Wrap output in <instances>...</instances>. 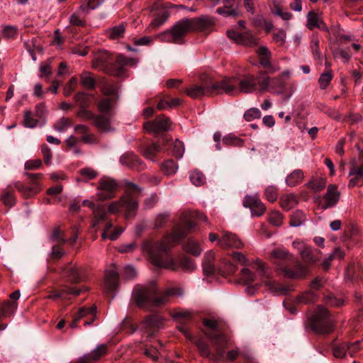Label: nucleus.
Here are the masks:
<instances>
[{"instance_id": "f257e3e1", "label": "nucleus", "mask_w": 363, "mask_h": 363, "mask_svg": "<svg viewBox=\"0 0 363 363\" xmlns=\"http://www.w3.org/2000/svg\"><path fill=\"white\" fill-rule=\"evenodd\" d=\"M192 220L184 221V229L177 228L172 234L166 236L162 240L153 242L146 240L143 250L147 252L151 263L158 267L176 270L179 266L169 255L172 244L179 242L191 229L196 226Z\"/></svg>"}, {"instance_id": "f03ea898", "label": "nucleus", "mask_w": 363, "mask_h": 363, "mask_svg": "<svg viewBox=\"0 0 363 363\" xmlns=\"http://www.w3.org/2000/svg\"><path fill=\"white\" fill-rule=\"evenodd\" d=\"M182 291L178 288H169L162 294H158L157 287L152 284L148 286H137L133 291V298L139 306L148 305L160 306L165 304L171 296H181Z\"/></svg>"}, {"instance_id": "7ed1b4c3", "label": "nucleus", "mask_w": 363, "mask_h": 363, "mask_svg": "<svg viewBox=\"0 0 363 363\" xmlns=\"http://www.w3.org/2000/svg\"><path fill=\"white\" fill-rule=\"evenodd\" d=\"M270 255L272 258L279 260L275 262L277 269L288 278L302 279L308 272L306 267L301 264L293 255L283 247L274 249Z\"/></svg>"}, {"instance_id": "20e7f679", "label": "nucleus", "mask_w": 363, "mask_h": 363, "mask_svg": "<svg viewBox=\"0 0 363 363\" xmlns=\"http://www.w3.org/2000/svg\"><path fill=\"white\" fill-rule=\"evenodd\" d=\"M236 89V82L233 79H223L220 81L208 80L201 86H193L186 90L191 98L217 94H230Z\"/></svg>"}, {"instance_id": "39448f33", "label": "nucleus", "mask_w": 363, "mask_h": 363, "mask_svg": "<svg viewBox=\"0 0 363 363\" xmlns=\"http://www.w3.org/2000/svg\"><path fill=\"white\" fill-rule=\"evenodd\" d=\"M126 191L125 195L122 196L118 201L112 202L108 207V212L111 213H119L122 208L125 211V217L127 218L133 217L138 209V201L134 198L135 193L140 192V188L135 184L125 182Z\"/></svg>"}, {"instance_id": "423d86ee", "label": "nucleus", "mask_w": 363, "mask_h": 363, "mask_svg": "<svg viewBox=\"0 0 363 363\" xmlns=\"http://www.w3.org/2000/svg\"><path fill=\"white\" fill-rule=\"evenodd\" d=\"M191 31L189 18H183L177 21L169 30L161 33L158 37L165 43L182 44L184 35Z\"/></svg>"}, {"instance_id": "0eeeda50", "label": "nucleus", "mask_w": 363, "mask_h": 363, "mask_svg": "<svg viewBox=\"0 0 363 363\" xmlns=\"http://www.w3.org/2000/svg\"><path fill=\"white\" fill-rule=\"evenodd\" d=\"M310 326L318 334H327L333 331V322L328 311L318 306L314 315L310 320Z\"/></svg>"}, {"instance_id": "6e6552de", "label": "nucleus", "mask_w": 363, "mask_h": 363, "mask_svg": "<svg viewBox=\"0 0 363 363\" xmlns=\"http://www.w3.org/2000/svg\"><path fill=\"white\" fill-rule=\"evenodd\" d=\"M25 174L30 181V184L26 185L20 182H16L14 183V186L23 196L31 197L36 195L40 191V185L38 180L42 178L43 174L40 173H26Z\"/></svg>"}, {"instance_id": "1a4fd4ad", "label": "nucleus", "mask_w": 363, "mask_h": 363, "mask_svg": "<svg viewBox=\"0 0 363 363\" xmlns=\"http://www.w3.org/2000/svg\"><path fill=\"white\" fill-rule=\"evenodd\" d=\"M172 122L169 118L160 115L151 121L143 124L144 129L149 133H159L168 131L170 129Z\"/></svg>"}, {"instance_id": "9d476101", "label": "nucleus", "mask_w": 363, "mask_h": 363, "mask_svg": "<svg viewBox=\"0 0 363 363\" xmlns=\"http://www.w3.org/2000/svg\"><path fill=\"white\" fill-rule=\"evenodd\" d=\"M293 246L298 250L301 259L306 263L314 264L320 259V252L318 250L306 245L303 242L294 241Z\"/></svg>"}, {"instance_id": "9b49d317", "label": "nucleus", "mask_w": 363, "mask_h": 363, "mask_svg": "<svg viewBox=\"0 0 363 363\" xmlns=\"http://www.w3.org/2000/svg\"><path fill=\"white\" fill-rule=\"evenodd\" d=\"M206 337L208 338L216 347V358L219 359L223 357L224 349L228 342L225 335L220 329L216 331H206Z\"/></svg>"}, {"instance_id": "f8f14e48", "label": "nucleus", "mask_w": 363, "mask_h": 363, "mask_svg": "<svg viewBox=\"0 0 363 363\" xmlns=\"http://www.w3.org/2000/svg\"><path fill=\"white\" fill-rule=\"evenodd\" d=\"M117 186L118 183L116 180L110 177H102L99 182L97 196L101 200L111 199Z\"/></svg>"}, {"instance_id": "ddd939ff", "label": "nucleus", "mask_w": 363, "mask_h": 363, "mask_svg": "<svg viewBox=\"0 0 363 363\" xmlns=\"http://www.w3.org/2000/svg\"><path fill=\"white\" fill-rule=\"evenodd\" d=\"M227 35L238 45L253 47L258 44V39L249 31L239 33L235 30H228Z\"/></svg>"}, {"instance_id": "4468645a", "label": "nucleus", "mask_w": 363, "mask_h": 363, "mask_svg": "<svg viewBox=\"0 0 363 363\" xmlns=\"http://www.w3.org/2000/svg\"><path fill=\"white\" fill-rule=\"evenodd\" d=\"M236 82V89L230 95L237 94L240 92L252 93L257 89V83L255 78L252 75H246L242 79L235 77H230Z\"/></svg>"}, {"instance_id": "2eb2a0df", "label": "nucleus", "mask_w": 363, "mask_h": 363, "mask_svg": "<svg viewBox=\"0 0 363 363\" xmlns=\"http://www.w3.org/2000/svg\"><path fill=\"white\" fill-rule=\"evenodd\" d=\"M306 28L309 30H313L317 28L326 33H330V30L323 21L321 13H318L313 10L308 11L306 15Z\"/></svg>"}, {"instance_id": "dca6fc26", "label": "nucleus", "mask_w": 363, "mask_h": 363, "mask_svg": "<svg viewBox=\"0 0 363 363\" xmlns=\"http://www.w3.org/2000/svg\"><path fill=\"white\" fill-rule=\"evenodd\" d=\"M96 307L82 308L74 316L73 320L69 324L71 328H77V323L82 318L87 317L84 323V325H89L96 318Z\"/></svg>"}, {"instance_id": "f3484780", "label": "nucleus", "mask_w": 363, "mask_h": 363, "mask_svg": "<svg viewBox=\"0 0 363 363\" xmlns=\"http://www.w3.org/2000/svg\"><path fill=\"white\" fill-rule=\"evenodd\" d=\"M243 206L246 208H250L253 216H262L266 208L264 203L259 199L257 194L247 195L243 201Z\"/></svg>"}, {"instance_id": "a211bd4d", "label": "nucleus", "mask_w": 363, "mask_h": 363, "mask_svg": "<svg viewBox=\"0 0 363 363\" xmlns=\"http://www.w3.org/2000/svg\"><path fill=\"white\" fill-rule=\"evenodd\" d=\"M218 245L224 248L241 249L244 247V243L237 235L224 232L218 240Z\"/></svg>"}, {"instance_id": "6ab92c4d", "label": "nucleus", "mask_w": 363, "mask_h": 363, "mask_svg": "<svg viewBox=\"0 0 363 363\" xmlns=\"http://www.w3.org/2000/svg\"><path fill=\"white\" fill-rule=\"evenodd\" d=\"M259 57V63L264 68L268 70L269 73H274L279 70V67L271 62L272 52L265 46H261L257 48L256 51Z\"/></svg>"}, {"instance_id": "aec40b11", "label": "nucleus", "mask_w": 363, "mask_h": 363, "mask_svg": "<svg viewBox=\"0 0 363 363\" xmlns=\"http://www.w3.org/2000/svg\"><path fill=\"white\" fill-rule=\"evenodd\" d=\"M163 323V318L158 314H152L148 315L142 323V327L146 330L147 337L152 336L156 330Z\"/></svg>"}, {"instance_id": "412c9836", "label": "nucleus", "mask_w": 363, "mask_h": 363, "mask_svg": "<svg viewBox=\"0 0 363 363\" xmlns=\"http://www.w3.org/2000/svg\"><path fill=\"white\" fill-rule=\"evenodd\" d=\"M172 317L174 320L179 322V325L177 326V328L180 330V332L182 333L187 339L192 340L193 337L188 331V329L185 325L186 322L191 319V316L190 313L186 310L178 311L173 313L172 314Z\"/></svg>"}, {"instance_id": "4be33fe9", "label": "nucleus", "mask_w": 363, "mask_h": 363, "mask_svg": "<svg viewBox=\"0 0 363 363\" xmlns=\"http://www.w3.org/2000/svg\"><path fill=\"white\" fill-rule=\"evenodd\" d=\"M118 273L115 266L111 267L106 271L105 274V290L106 294L114 292L118 285Z\"/></svg>"}, {"instance_id": "5701e85b", "label": "nucleus", "mask_w": 363, "mask_h": 363, "mask_svg": "<svg viewBox=\"0 0 363 363\" xmlns=\"http://www.w3.org/2000/svg\"><path fill=\"white\" fill-rule=\"evenodd\" d=\"M340 193L337 191V186L335 184H330L328 186L327 192L324 196L325 203L322 206L323 209H327L335 206L340 199Z\"/></svg>"}, {"instance_id": "b1692460", "label": "nucleus", "mask_w": 363, "mask_h": 363, "mask_svg": "<svg viewBox=\"0 0 363 363\" xmlns=\"http://www.w3.org/2000/svg\"><path fill=\"white\" fill-rule=\"evenodd\" d=\"M122 165L129 168L141 170L143 169V164L141 160L133 152H127L120 158Z\"/></svg>"}, {"instance_id": "393cba45", "label": "nucleus", "mask_w": 363, "mask_h": 363, "mask_svg": "<svg viewBox=\"0 0 363 363\" xmlns=\"http://www.w3.org/2000/svg\"><path fill=\"white\" fill-rule=\"evenodd\" d=\"M113 116L101 113L95 115L93 123L101 132L107 133L112 131L113 128L111 127V120Z\"/></svg>"}, {"instance_id": "a878e982", "label": "nucleus", "mask_w": 363, "mask_h": 363, "mask_svg": "<svg viewBox=\"0 0 363 363\" xmlns=\"http://www.w3.org/2000/svg\"><path fill=\"white\" fill-rule=\"evenodd\" d=\"M107 352V346L101 344L97 346L91 353L87 354L79 358L77 363H91V360H97Z\"/></svg>"}, {"instance_id": "bb28decb", "label": "nucleus", "mask_w": 363, "mask_h": 363, "mask_svg": "<svg viewBox=\"0 0 363 363\" xmlns=\"http://www.w3.org/2000/svg\"><path fill=\"white\" fill-rule=\"evenodd\" d=\"M63 271L67 281L70 283H78L83 279L82 272L76 265L69 264L64 268Z\"/></svg>"}, {"instance_id": "cd10ccee", "label": "nucleus", "mask_w": 363, "mask_h": 363, "mask_svg": "<svg viewBox=\"0 0 363 363\" xmlns=\"http://www.w3.org/2000/svg\"><path fill=\"white\" fill-rule=\"evenodd\" d=\"M87 287H83L82 289H74L71 286H66L60 290V291H52L50 295L48 296V298L57 299L62 298L65 295H74L79 296L82 291H87Z\"/></svg>"}, {"instance_id": "c85d7f7f", "label": "nucleus", "mask_w": 363, "mask_h": 363, "mask_svg": "<svg viewBox=\"0 0 363 363\" xmlns=\"http://www.w3.org/2000/svg\"><path fill=\"white\" fill-rule=\"evenodd\" d=\"M191 30H206L213 25L212 21L207 16L189 19Z\"/></svg>"}, {"instance_id": "c756f323", "label": "nucleus", "mask_w": 363, "mask_h": 363, "mask_svg": "<svg viewBox=\"0 0 363 363\" xmlns=\"http://www.w3.org/2000/svg\"><path fill=\"white\" fill-rule=\"evenodd\" d=\"M349 177H351L348 183L349 188L359 185L363 178V167L352 165L349 172Z\"/></svg>"}, {"instance_id": "7c9ffc66", "label": "nucleus", "mask_w": 363, "mask_h": 363, "mask_svg": "<svg viewBox=\"0 0 363 363\" xmlns=\"http://www.w3.org/2000/svg\"><path fill=\"white\" fill-rule=\"evenodd\" d=\"M92 213L94 216L92 227L94 228H96L100 222L105 221L107 219L108 211L102 204H98L92 211Z\"/></svg>"}, {"instance_id": "2f4dec72", "label": "nucleus", "mask_w": 363, "mask_h": 363, "mask_svg": "<svg viewBox=\"0 0 363 363\" xmlns=\"http://www.w3.org/2000/svg\"><path fill=\"white\" fill-rule=\"evenodd\" d=\"M215 253L212 251H208L203 257V269L206 274H213L216 271L214 265Z\"/></svg>"}, {"instance_id": "473e14b6", "label": "nucleus", "mask_w": 363, "mask_h": 363, "mask_svg": "<svg viewBox=\"0 0 363 363\" xmlns=\"http://www.w3.org/2000/svg\"><path fill=\"white\" fill-rule=\"evenodd\" d=\"M298 203V199L294 194H285L279 200L280 207L284 211H289Z\"/></svg>"}, {"instance_id": "72a5a7b5", "label": "nucleus", "mask_w": 363, "mask_h": 363, "mask_svg": "<svg viewBox=\"0 0 363 363\" xmlns=\"http://www.w3.org/2000/svg\"><path fill=\"white\" fill-rule=\"evenodd\" d=\"M263 282L272 292L278 294H286L291 290L289 287L282 286L269 278L266 279Z\"/></svg>"}, {"instance_id": "f704fd0d", "label": "nucleus", "mask_w": 363, "mask_h": 363, "mask_svg": "<svg viewBox=\"0 0 363 363\" xmlns=\"http://www.w3.org/2000/svg\"><path fill=\"white\" fill-rule=\"evenodd\" d=\"M78 173L79 177L76 179L77 182H87L99 175L98 172L91 167L82 168L79 170Z\"/></svg>"}, {"instance_id": "c9c22d12", "label": "nucleus", "mask_w": 363, "mask_h": 363, "mask_svg": "<svg viewBox=\"0 0 363 363\" xmlns=\"http://www.w3.org/2000/svg\"><path fill=\"white\" fill-rule=\"evenodd\" d=\"M161 150L162 147L160 144L152 143L143 147L142 153L145 158L153 160L156 155Z\"/></svg>"}, {"instance_id": "e433bc0d", "label": "nucleus", "mask_w": 363, "mask_h": 363, "mask_svg": "<svg viewBox=\"0 0 363 363\" xmlns=\"http://www.w3.org/2000/svg\"><path fill=\"white\" fill-rule=\"evenodd\" d=\"M271 80L272 78H270L267 74V72L264 71L259 72L257 77L255 78L256 83L259 85V90L261 91H270Z\"/></svg>"}, {"instance_id": "4c0bfd02", "label": "nucleus", "mask_w": 363, "mask_h": 363, "mask_svg": "<svg viewBox=\"0 0 363 363\" xmlns=\"http://www.w3.org/2000/svg\"><path fill=\"white\" fill-rule=\"evenodd\" d=\"M184 249L194 256H199L203 250L199 244L192 238L188 239L184 245Z\"/></svg>"}, {"instance_id": "58836bf2", "label": "nucleus", "mask_w": 363, "mask_h": 363, "mask_svg": "<svg viewBox=\"0 0 363 363\" xmlns=\"http://www.w3.org/2000/svg\"><path fill=\"white\" fill-rule=\"evenodd\" d=\"M311 49L315 60H321V52L319 49V35L317 32L313 33L311 35V40L310 43Z\"/></svg>"}, {"instance_id": "ea45409f", "label": "nucleus", "mask_w": 363, "mask_h": 363, "mask_svg": "<svg viewBox=\"0 0 363 363\" xmlns=\"http://www.w3.org/2000/svg\"><path fill=\"white\" fill-rule=\"evenodd\" d=\"M80 83L86 89H93L96 86L92 74L88 72H84L80 74Z\"/></svg>"}, {"instance_id": "a19ab883", "label": "nucleus", "mask_w": 363, "mask_h": 363, "mask_svg": "<svg viewBox=\"0 0 363 363\" xmlns=\"http://www.w3.org/2000/svg\"><path fill=\"white\" fill-rule=\"evenodd\" d=\"M270 91L275 94H281L285 89V83L281 76L272 78L270 82Z\"/></svg>"}, {"instance_id": "79ce46f5", "label": "nucleus", "mask_w": 363, "mask_h": 363, "mask_svg": "<svg viewBox=\"0 0 363 363\" xmlns=\"http://www.w3.org/2000/svg\"><path fill=\"white\" fill-rule=\"evenodd\" d=\"M306 220V214L301 210H297L291 216L290 225L291 227H298L303 225Z\"/></svg>"}, {"instance_id": "37998d69", "label": "nucleus", "mask_w": 363, "mask_h": 363, "mask_svg": "<svg viewBox=\"0 0 363 363\" xmlns=\"http://www.w3.org/2000/svg\"><path fill=\"white\" fill-rule=\"evenodd\" d=\"M349 343L342 342L340 344H333V354L335 358H343L346 356L347 349H350Z\"/></svg>"}, {"instance_id": "c03bdc74", "label": "nucleus", "mask_w": 363, "mask_h": 363, "mask_svg": "<svg viewBox=\"0 0 363 363\" xmlns=\"http://www.w3.org/2000/svg\"><path fill=\"white\" fill-rule=\"evenodd\" d=\"M303 178V172L300 169H296L287 176L286 182L289 186H294L299 184L302 181Z\"/></svg>"}, {"instance_id": "a18cd8bd", "label": "nucleus", "mask_w": 363, "mask_h": 363, "mask_svg": "<svg viewBox=\"0 0 363 363\" xmlns=\"http://www.w3.org/2000/svg\"><path fill=\"white\" fill-rule=\"evenodd\" d=\"M99 111L101 114L113 116L114 113L112 110L111 101L109 99H104L99 101L98 104Z\"/></svg>"}, {"instance_id": "49530a36", "label": "nucleus", "mask_w": 363, "mask_h": 363, "mask_svg": "<svg viewBox=\"0 0 363 363\" xmlns=\"http://www.w3.org/2000/svg\"><path fill=\"white\" fill-rule=\"evenodd\" d=\"M1 200L7 206H13L16 202L13 192L10 189H4L0 196Z\"/></svg>"}, {"instance_id": "de8ad7c7", "label": "nucleus", "mask_w": 363, "mask_h": 363, "mask_svg": "<svg viewBox=\"0 0 363 363\" xmlns=\"http://www.w3.org/2000/svg\"><path fill=\"white\" fill-rule=\"evenodd\" d=\"M91 95L83 91L78 92L74 96V99L79 108L88 107L89 106Z\"/></svg>"}, {"instance_id": "09e8293b", "label": "nucleus", "mask_w": 363, "mask_h": 363, "mask_svg": "<svg viewBox=\"0 0 363 363\" xmlns=\"http://www.w3.org/2000/svg\"><path fill=\"white\" fill-rule=\"evenodd\" d=\"M171 145L172 146V149L171 150L172 154L176 158H182L184 152V143L179 140H176L172 143Z\"/></svg>"}, {"instance_id": "8fccbe9b", "label": "nucleus", "mask_w": 363, "mask_h": 363, "mask_svg": "<svg viewBox=\"0 0 363 363\" xmlns=\"http://www.w3.org/2000/svg\"><path fill=\"white\" fill-rule=\"evenodd\" d=\"M223 143L225 145L242 147L243 145L244 140L240 138H238L237 136H235L233 134H230V135H225L223 138Z\"/></svg>"}, {"instance_id": "3c124183", "label": "nucleus", "mask_w": 363, "mask_h": 363, "mask_svg": "<svg viewBox=\"0 0 363 363\" xmlns=\"http://www.w3.org/2000/svg\"><path fill=\"white\" fill-rule=\"evenodd\" d=\"M161 168H162V170L167 175H172L177 172V171L178 169V165L176 164V162L174 160H168L162 164Z\"/></svg>"}, {"instance_id": "603ef678", "label": "nucleus", "mask_w": 363, "mask_h": 363, "mask_svg": "<svg viewBox=\"0 0 363 363\" xmlns=\"http://www.w3.org/2000/svg\"><path fill=\"white\" fill-rule=\"evenodd\" d=\"M125 28L123 23L116 26L110 28L108 31L109 38L113 40L123 37Z\"/></svg>"}, {"instance_id": "864d4df0", "label": "nucleus", "mask_w": 363, "mask_h": 363, "mask_svg": "<svg viewBox=\"0 0 363 363\" xmlns=\"http://www.w3.org/2000/svg\"><path fill=\"white\" fill-rule=\"evenodd\" d=\"M316 299L317 295L311 291H307L297 297L298 302L305 304L313 303Z\"/></svg>"}, {"instance_id": "5fc2aeb1", "label": "nucleus", "mask_w": 363, "mask_h": 363, "mask_svg": "<svg viewBox=\"0 0 363 363\" xmlns=\"http://www.w3.org/2000/svg\"><path fill=\"white\" fill-rule=\"evenodd\" d=\"M137 64V60L135 58H127L122 55H118L116 60V65L118 68L123 66L130 65L135 66Z\"/></svg>"}, {"instance_id": "6e6d98bb", "label": "nucleus", "mask_w": 363, "mask_h": 363, "mask_svg": "<svg viewBox=\"0 0 363 363\" xmlns=\"http://www.w3.org/2000/svg\"><path fill=\"white\" fill-rule=\"evenodd\" d=\"M72 124V120L68 118H62L58 120L54 125L55 129L60 132L67 130Z\"/></svg>"}, {"instance_id": "4d7b16f0", "label": "nucleus", "mask_w": 363, "mask_h": 363, "mask_svg": "<svg viewBox=\"0 0 363 363\" xmlns=\"http://www.w3.org/2000/svg\"><path fill=\"white\" fill-rule=\"evenodd\" d=\"M196 345L199 350L200 354L203 357H209L211 354V348L209 345L206 343L203 340H198L196 342Z\"/></svg>"}, {"instance_id": "13d9d810", "label": "nucleus", "mask_w": 363, "mask_h": 363, "mask_svg": "<svg viewBox=\"0 0 363 363\" xmlns=\"http://www.w3.org/2000/svg\"><path fill=\"white\" fill-rule=\"evenodd\" d=\"M105 0H87L86 4H83L80 6V11H82L85 13H88L89 11L94 10L99 7Z\"/></svg>"}, {"instance_id": "bf43d9fd", "label": "nucleus", "mask_w": 363, "mask_h": 363, "mask_svg": "<svg viewBox=\"0 0 363 363\" xmlns=\"http://www.w3.org/2000/svg\"><path fill=\"white\" fill-rule=\"evenodd\" d=\"M190 181L195 186H201L205 183V176L199 171H194L189 175Z\"/></svg>"}, {"instance_id": "052dcab7", "label": "nucleus", "mask_w": 363, "mask_h": 363, "mask_svg": "<svg viewBox=\"0 0 363 363\" xmlns=\"http://www.w3.org/2000/svg\"><path fill=\"white\" fill-rule=\"evenodd\" d=\"M179 266L185 272H192L196 267L193 259L187 257H182L180 259Z\"/></svg>"}, {"instance_id": "680f3d73", "label": "nucleus", "mask_w": 363, "mask_h": 363, "mask_svg": "<svg viewBox=\"0 0 363 363\" xmlns=\"http://www.w3.org/2000/svg\"><path fill=\"white\" fill-rule=\"evenodd\" d=\"M86 14L82 11H80V7L69 18V23L76 26H82L84 25V21L82 18V14Z\"/></svg>"}, {"instance_id": "e2e57ef3", "label": "nucleus", "mask_w": 363, "mask_h": 363, "mask_svg": "<svg viewBox=\"0 0 363 363\" xmlns=\"http://www.w3.org/2000/svg\"><path fill=\"white\" fill-rule=\"evenodd\" d=\"M335 57L340 59L343 62H347L351 58V53L349 48H338L333 52Z\"/></svg>"}, {"instance_id": "0e129e2a", "label": "nucleus", "mask_w": 363, "mask_h": 363, "mask_svg": "<svg viewBox=\"0 0 363 363\" xmlns=\"http://www.w3.org/2000/svg\"><path fill=\"white\" fill-rule=\"evenodd\" d=\"M101 91L104 95L109 96H118V89L116 85L110 83H104L101 86Z\"/></svg>"}, {"instance_id": "69168bd1", "label": "nucleus", "mask_w": 363, "mask_h": 363, "mask_svg": "<svg viewBox=\"0 0 363 363\" xmlns=\"http://www.w3.org/2000/svg\"><path fill=\"white\" fill-rule=\"evenodd\" d=\"M264 195L269 202H274L278 197V189L275 186H269L265 189Z\"/></svg>"}, {"instance_id": "338daca9", "label": "nucleus", "mask_w": 363, "mask_h": 363, "mask_svg": "<svg viewBox=\"0 0 363 363\" xmlns=\"http://www.w3.org/2000/svg\"><path fill=\"white\" fill-rule=\"evenodd\" d=\"M332 79H333V74H332L331 70H329L325 73L321 74V75L318 79V83L320 84V87L322 89H325L329 85Z\"/></svg>"}, {"instance_id": "774afa93", "label": "nucleus", "mask_w": 363, "mask_h": 363, "mask_svg": "<svg viewBox=\"0 0 363 363\" xmlns=\"http://www.w3.org/2000/svg\"><path fill=\"white\" fill-rule=\"evenodd\" d=\"M283 215L279 211H273L269 217L270 223L275 226H280L283 223Z\"/></svg>"}]
</instances>
